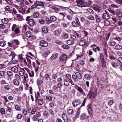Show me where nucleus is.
Instances as JSON below:
<instances>
[{
    "label": "nucleus",
    "instance_id": "33",
    "mask_svg": "<svg viewBox=\"0 0 122 122\" xmlns=\"http://www.w3.org/2000/svg\"><path fill=\"white\" fill-rule=\"evenodd\" d=\"M1 21L4 24H6L8 23V20L7 18H5L2 19Z\"/></svg>",
    "mask_w": 122,
    "mask_h": 122
},
{
    "label": "nucleus",
    "instance_id": "37",
    "mask_svg": "<svg viewBox=\"0 0 122 122\" xmlns=\"http://www.w3.org/2000/svg\"><path fill=\"white\" fill-rule=\"evenodd\" d=\"M13 84L15 85L18 86L19 84V82L17 79H14L13 81Z\"/></svg>",
    "mask_w": 122,
    "mask_h": 122
},
{
    "label": "nucleus",
    "instance_id": "52",
    "mask_svg": "<svg viewBox=\"0 0 122 122\" xmlns=\"http://www.w3.org/2000/svg\"><path fill=\"white\" fill-rule=\"evenodd\" d=\"M29 76L30 77H33L34 76V73L33 71H31L28 72Z\"/></svg>",
    "mask_w": 122,
    "mask_h": 122
},
{
    "label": "nucleus",
    "instance_id": "56",
    "mask_svg": "<svg viewBox=\"0 0 122 122\" xmlns=\"http://www.w3.org/2000/svg\"><path fill=\"white\" fill-rule=\"evenodd\" d=\"M93 3L92 1L90 0H88L87 1V2L85 3V4L86 5H90Z\"/></svg>",
    "mask_w": 122,
    "mask_h": 122
},
{
    "label": "nucleus",
    "instance_id": "6",
    "mask_svg": "<svg viewBox=\"0 0 122 122\" xmlns=\"http://www.w3.org/2000/svg\"><path fill=\"white\" fill-rule=\"evenodd\" d=\"M101 7V5L100 4L97 3L92 7V8L96 11L99 12L102 9Z\"/></svg>",
    "mask_w": 122,
    "mask_h": 122
},
{
    "label": "nucleus",
    "instance_id": "14",
    "mask_svg": "<svg viewBox=\"0 0 122 122\" xmlns=\"http://www.w3.org/2000/svg\"><path fill=\"white\" fill-rule=\"evenodd\" d=\"M87 117L86 113H83L82 114L80 115V119L81 120H84Z\"/></svg>",
    "mask_w": 122,
    "mask_h": 122
},
{
    "label": "nucleus",
    "instance_id": "55",
    "mask_svg": "<svg viewBox=\"0 0 122 122\" xmlns=\"http://www.w3.org/2000/svg\"><path fill=\"white\" fill-rule=\"evenodd\" d=\"M5 109L3 108H1L0 109V112L2 114H5Z\"/></svg>",
    "mask_w": 122,
    "mask_h": 122
},
{
    "label": "nucleus",
    "instance_id": "49",
    "mask_svg": "<svg viewBox=\"0 0 122 122\" xmlns=\"http://www.w3.org/2000/svg\"><path fill=\"white\" fill-rule=\"evenodd\" d=\"M29 38V40L30 41H32L34 40L36 38V36L33 35H31V36Z\"/></svg>",
    "mask_w": 122,
    "mask_h": 122
},
{
    "label": "nucleus",
    "instance_id": "47",
    "mask_svg": "<svg viewBox=\"0 0 122 122\" xmlns=\"http://www.w3.org/2000/svg\"><path fill=\"white\" fill-rule=\"evenodd\" d=\"M32 119L34 121H37L38 119V116L36 115H34L32 117Z\"/></svg>",
    "mask_w": 122,
    "mask_h": 122
},
{
    "label": "nucleus",
    "instance_id": "7",
    "mask_svg": "<svg viewBox=\"0 0 122 122\" xmlns=\"http://www.w3.org/2000/svg\"><path fill=\"white\" fill-rule=\"evenodd\" d=\"M62 86V85L61 83H58L57 85H55L53 86V88L55 91L56 92L58 91L59 88L61 89Z\"/></svg>",
    "mask_w": 122,
    "mask_h": 122
},
{
    "label": "nucleus",
    "instance_id": "54",
    "mask_svg": "<svg viewBox=\"0 0 122 122\" xmlns=\"http://www.w3.org/2000/svg\"><path fill=\"white\" fill-rule=\"evenodd\" d=\"M46 99L49 101H51L52 100L53 97L51 96L47 95L46 96Z\"/></svg>",
    "mask_w": 122,
    "mask_h": 122
},
{
    "label": "nucleus",
    "instance_id": "53",
    "mask_svg": "<svg viewBox=\"0 0 122 122\" xmlns=\"http://www.w3.org/2000/svg\"><path fill=\"white\" fill-rule=\"evenodd\" d=\"M26 59L27 60V62H28V67L29 66H31V61L30 60V59L29 58L27 57H26Z\"/></svg>",
    "mask_w": 122,
    "mask_h": 122
},
{
    "label": "nucleus",
    "instance_id": "31",
    "mask_svg": "<svg viewBox=\"0 0 122 122\" xmlns=\"http://www.w3.org/2000/svg\"><path fill=\"white\" fill-rule=\"evenodd\" d=\"M31 32L30 31H28L26 32L25 35L26 37L29 38L31 36Z\"/></svg>",
    "mask_w": 122,
    "mask_h": 122
},
{
    "label": "nucleus",
    "instance_id": "19",
    "mask_svg": "<svg viewBox=\"0 0 122 122\" xmlns=\"http://www.w3.org/2000/svg\"><path fill=\"white\" fill-rule=\"evenodd\" d=\"M58 56L57 54H54L52 55L50 58L51 60H55L58 57Z\"/></svg>",
    "mask_w": 122,
    "mask_h": 122
},
{
    "label": "nucleus",
    "instance_id": "57",
    "mask_svg": "<svg viewBox=\"0 0 122 122\" xmlns=\"http://www.w3.org/2000/svg\"><path fill=\"white\" fill-rule=\"evenodd\" d=\"M45 20L46 21V24H49L51 23L50 19H49L48 17H46Z\"/></svg>",
    "mask_w": 122,
    "mask_h": 122
},
{
    "label": "nucleus",
    "instance_id": "42",
    "mask_svg": "<svg viewBox=\"0 0 122 122\" xmlns=\"http://www.w3.org/2000/svg\"><path fill=\"white\" fill-rule=\"evenodd\" d=\"M62 48L65 49H68L69 48V46L67 45L66 44H64L61 46Z\"/></svg>",
    "mask_w": 122,
    "mask_h": 122
},
{
    "label": "nucleus",
    "instance_id": "23",
    "mask_svg": "<svg viewBox=\"0 0 122 122\" xmlns=\"http://www.w3.org/2000/svg\"><path fill=\"white\" fill-rule=\"evenodd\" d=\"M66 43L68 45H71L74 44V42L72 40L69 39L66 41Z\"/></svg>",
    "mask_w": 122,
    "mask_h": 122
},
{
    "label": "nucleus",
    "instance_id": "15",
    "mask_svg": "<svg viewBox=\"0 0 122 122\" xmlns=\"http://www.w3.org/2000/svg\"><path fill=\"white\" fill-rule=\"evenodd\" d=\"M38 105L39 106L42 105L44 103V100L41 98L38 99L37 101Z\"/></svg>",
    "mask_w": 122,
    "mask_h": 122
},
{
    "label": "nucleus",
    "instance_id": "58",
    "mask_svg": "<svg viewBox=\"0 0 122 122\" xmlns=\"http://www.w3.org/2000/svg\"><path fill=\"white\" fill-rule=\"evenodd\" d=\"M116 16L118 17H122V12H118L116 13Z\"/></svg>",
    "mask_w": 122,
    "mask_h": 122
},
{
    "label": "nucleus",
    "instance_id": "20",
    "mask_svg": "<svg viewBox=\"0 0 122 122\" xmlns=\"http://www.w3.org/2000/svg\"><path fill=\"white\" fill-rule=\"evenodd\" d=\"M64 85L66 86H68L69 85L70 81L67 78H65L64 80Z\"/></svg>",
    "mask_w": 122,
    "mask_h": 122
},
{
    "label": "nucleus",
    "instance_id": "38",
    "mask_svg": "<svg viewBox=\"0 0 122 122\" xmlns=\"http://www.w3.org/2000/svg\"><path fill=\"white\" fill-rule=\"evenodd\" d=\"M72 77L74 82H77L78 81V79L77 78L75 75H72Z\"/></svg>",
    "mask_w": 122,
    "mask_h": 122
},
{
    "label": "nucleus",
    "instance_id": "51",
    "mask_svg": "<svg viewBox=\"0 0 122 122\" xmlns=\"http://www.w3.org/2000/svg\"><path fill=\"white\" fill-rule=\"evenodd\" d=\"M60 31L58 30H56L54 32V34L55 35L58 36L60 34Z\"/></svg>",
    "mask_w": 122,
    "mask_h": 122
},
{
    "label": "nucleus",
    "instance_id": "43",
    "mask_svg": "<svg viewBox=\"0 0 122 122\" xmlns=\"http://www.w3.org/2000/svg\"><path fill=\"white\" fill-rule=\"evenodd\" d=\"M109 58L111 60H115L116 59V57L113 55H110L109 56Z\"/></svg>",
    "mask_w": 122,
    "mask_h": 122
},
{
    "label": "nucleus",
    "instance_id": "39",
    "mask_svg": "<svg viewBox=\"0 0 122 122\" xmlns=\"http://www.w3.org/2000/svg\"><path fill=\"white\" fill-rule=\"evenodd\" d=\"M100 57L101 61L106 60L104 59L103 54L102 53H101L100 54Z\"/></svg>",
    "mask_w": 122,
    "mask_h": 122
},
{
    "label": "nucleus",
    "instance_id": "63",
    "mask_svg": "<svg viewBox=\"0 0 122 122\" xmlns=\"http://www.w3.org/2000/svg\"><path fill=\"white\" fill-rule=\"evenodd\" d=\"M15 108L17 111H20L21 110L20 107L18 105H16L15 106Z\"/></svg>",
    "mask_w": 122,
    "mask_h": 122
},
{
    "label": "nucleus",
    "instance_id": "64",
    "mask_svg": "<svg viewBox=\"0 0 122 122\" xmlns=\"http://www.w3.org/2000/svg\"><path fill=\"white\" fill-rule=\"evenodd\" d=\"M6 44L5 41H0V46L2 47H4L5 45Z\"/></svg>",
    "mask_w": 122,
    "mask_h": 122
},
{
    "label": "nucleus",
    "instance_id": "26",
    "mask_svg": "<svg viewBox=\"0 0 122 122\" xmlns=\"http://www.w3.org/2000/svg\"><path fill=\"white\" fill-rule=\"evenodd\" d=\"M91 75L88 74H85L84 76V78L88 80H89L91 79Z\"/></svg>",
    "mask_w": 122,
    "mask_h": 122
},
{
    "label": "nucleus",
    "instance_id": "27",
    "mask_svg": "<svg viewBox=\"0 0 122 122\" xmlns=\"http://www.w3.org/2000/svg\"><path fill=\"white\" fill-rule=\"evenodd\" d=\"M17 18L19 19L20 21L23 20V16L20 14H17L16 15Z\"/></svg>",
    "mask_w": 122,
    "mask_h": 122
},
{
    "label": "nucleus",
    "instance_id": "45",
    "mask_svg": "<svg viewBox=\"0 0 122 122\" xmlns=\"http://www.w3.org/2000/svg\"><path fill=\"white\" fill-rule=\"evenodd\" d=\"M25 10H26L25 9H24L23 8H20L19 12L20 13H22L23 14H26L25 13Z\"/></svg>",
    "mask_w": 122,
    "mask_h": 122
},
{
    "label": "nucleus",
    "instance_id": "35",
    "mask_svg": "<svg viewBox=\"0 0 122 122\" xmlns=\"http://www.w3.org/2000/svg\"><path fill=\"white\" fill-rule=\"evenodd\" d=\"M109 44L110 46H114L116 45V42L114 41L111 40L109 42Z\"/></svg>",
    "mask_w": 122,
    "mask_h": 122
},
{
    "label": "nucleus",
    "instance_id": "30",
    "mask_svg": "<svg viewBox=\"0 0 122 122\" xmlns=\"http://www.w3.org/2000/svg\"><path fill=\"white\" fill-rule=\"evenodd\" d=\"M74 112V111L72 109H69L67 111V113L68 114L71 116L72 115Z\"/></svg>",
    "mask_w": 122,
    "mask_h": 122
},
{
    "label": "nucleus",
    "instance_id": "41",
    "mask_svg": "<svg viewBox=\"0 0 122 122\" xmlns=\"http://www.w3.org/2000/svg\"><path fill=\"white\" fill-rule=\"evenodd\" d=\"M95 16L97 22L98 23L100 22L101 21L100 17L97 15H95Z\"/></svg>",
    "mask_w": 122,
    "mask_h": 122
},
{
    "label": "nucleus",
    "instance_id": "21",
    "mask_svg": "<svg viewBox=\"0 0 122 122\" xmlns=\"http://www.w3.org/2000/svg\"><path fill=\"white\" fill-rule=\"evenodd\" d=\"M102 17L103 19H108L109 18V14L106 13H104Z\"/></svg>",
    "mask_w": 122,
    "mask_h": 122
},
{
    "label": "nucleus",
    "instance_id": "4",
    "mask_svg": "<svg viewBox=\"0 0 122 122\" xmlns=\"http://www.w3.org/2000/svg\"><path fill=\"white\" fill-rule=\"evenodd\" d=\"M30 16H27L25 19L28 22L27 24L31 26H33L35 24V21L34 20L32 19H30Z\"/></svg>",
    "mask_w": 122,
    "mask_h": 122
},
{
    "label": "nucleus",
    "instance_id": "28",
    "mask_svg": "<svg viewBox=\"0 0 122 122\" xmlns=\"http://www.w3.org/2000/svg\"><path fill=\"white\" fill-rule=\"evenodd\" d=\"M75 74L78 79H80L82 78V76L79 72H77L75 73Z\"/></svg>",
    "mask_w": 122,
    "mask_h": 122
},
{
    "label": "nucleus",
    "instance_id": "1",
    "mask_svg": "<svg viewBox=\"0 0 122 122\" xmlns=\"http://www.w3.org/2000/svg\"><path fill=\"white\" fill-rule=\"evenodd\" d=\"M97 90L96 88H95L94 90L91 89L87 95V97L90 99L93 97V99H94L97 96Z\"/></svg>",
    "mask_w": 122,
    "mask_h": 122
},
{
    "label": "nucleus",
    "instance_id": "24",
    "mask_svg": "<svg viewBox=\"0 0 122 122\" xmlns=\"http://www.w3.org/2000/svg\"><path fill=\"white\" fill-rule=\"evenodd\" d=\"M43 81L42 80L40 79H38L37 80V85L39 86H41L42 84Z\"/></svg>",
    "mask_w": 122,
    "mask_h": 122
},
{
    "label": "nucleus",
    "instance_id": "18",
    "mask_svg": "<svg viewBox=\"0 0 122 122\" xmlns=\"http://www.w3.org/2000/svg\"><path fill=\"white\" fill-rule=\"evenodd\" d=\"M111 64L112 66L113 67L115 68H116L117 67H118L119 66V65L118 63H116L114 61H113L112 62Z\"/></svg>",
    "mask_w": 122,
    "mask_h": 122
},
{
    "label": "nucleus",
    "instance_id": "13",
    "mask_svg": "<svg viewBox=\"0 0 122 122\" xmlns=\"http://www.w3.org/2000/svg\"><path fill=\"white\" fill-rule=\"evenodd\" d=\"M35 4V5L37 6L43 7L44 6L43 2H42L36 1Z\"/></svg>",
    "mask_w": 122,
    "mask_h": 122
},
{
    "label": "nucleus",
    "instance_id": "50",
    "mask_svg": "<svg viewBox=\"0 0 122 122\" xmlns=\"http://www.w3.org/2000/svg\"><path fill=\"white\" fill-rule=\"evenodd\" d=\"M80 109H79L77 111L75 117V118H77L79 117V116L80 113L81 111H80Z\"/></svg>",
    "mask_w": 122,
    "mask_h": 122
},
{
    "label": "nucleus",
    "instance_id": "11",
    "mask_svg": "<svg viewBox=\"0 0 122 122\" xmlns=\"http://www.w3.org/2000/svg\"><path fill=\"white\" fill-rule=\"evenodd\" d=\"M75 88L81 94H83L84 93H85L82 88L78 86L77 85H76Z\"/></svg>",
    "mask_w": 122,
    "mask_h": 122
},
{
    "label": "nucleus",
    "instance_id": "40",
    "mask_svg": "<svg viewBox=\"0 0 122 122\" xmlns=\"http://www.w3.org/2000/svg\"><path fill=\"white\" fill-rule=\"evenodd\" d=\"M50 19L51 21V22L52 23L53 21H56L57 19V18L55 16H52L50 17Z\"/></svg>",
    "mask_w": 122,
    "mask_h": 122
},
{
    "label": "nucleus",
    "instance_id": "3",
    "mask_svg": "<svg viewBox=\"0 0 122 122\" xmlns=\"http://www.w3.org/2000/svg\"><path fill=\"white\" fill-rule=\"evenodd\" d=\"M76 2L77 3L76 5L79 7H82L86 6L84 5L85 2L83 0H77L76 1Z\"/></svg>",
    "mask_w": 122,
    "mask_h": 122
},
{
    "label": "nucleus",
    "instance_id": "36",
    "mask_svg": "<svg viewBox=\"0 0 122 122\" xmlns=\"http://www.w3.org/2000/svg\"><path fill=\"white\" fill-rule=\"evenodd\" d=\"M86 41L84 40L81 41L79 43L80 45L81 46H83L85 44H86Z\"/></svg>",
    "mask_w": 122,
    "mask_h": 122
},
{
    "label": "nucleus",
    "instance_id": "25",
    "mask_svg": "<svg viewBox=\"0 0 122 122\" xmlns=\"http://www.w3.org/2000/svg\"><path fill=\"white\" fill-rule=\"evenodd\" d=\"M4 9L5 11H8L10 13H12V9H10V7L9 6H7L5 7Z\"/></svg>",
    "mask_w": 122,
    "mask_h": 122
},
{
    "label": "nucleus",
    "instance_id": "12",
    "mask_svg": "<svg viewBox=\"0 0 122 122\" xmlns=\"http://www.w3.org/2000/svg\"><path fill=\"white\" fill-rule=\"evenodd\" d=\"M62 117L65 122H68L67 116L65 113L64 112L62 113Z\"/></svg>",
    "mask_w": 122,
    "mask_h": 122
},
{
    "label": "nucleus",
    "instance_id": "8",
    "mask_svg": "<svg viewBox=\"0 0 122 122\" xmlns=\"http://www.w3.org/2000/svg\"><path fill=\"white\" fill-rule=\"evenodd\" d=\"M87 107L89 114L91 116L92 114L93 110L91 107V104L90 103L88 104Z\"/></svg>",
    "mask_w": 122,
    "mask_h": 122
},
{
    "label": "nucleus",
    "instance_id": "44",
    "mask_svg": "<svg viewBox=\"0 0 122 122\" xmlns=\"http://www.w3.org/2000/svg\"><path fill=\"white\" fill-rule=\"evenodd\" d=\"M107 19H105V20H104L105 25L106 26H108L110 24V22Z\"/></svg>",
    "mask_w": 122,
    "mask_h": 122
},
{
    "label": "nucleus",
    "instance_id": "9",
    "mask_svg": "<svg viewBox=\"0 0 122 122\" xmlns=\"http://www.w3.org/2000/svg\"><path fill=\"white\" fill-rule=\"evenodd\" d=\"M40 44L42 47H46L48 45V43L44 40L41 41L40 42Z\"/></svg>",
    "mask_w": 122,
    "mask_h": 122
},
{
    "label": "nucleus",
    "instance_id": "61",
    "mask_svg": "<svg viewBox=\"0 0 122 122\" xmlns=\"http://www.w3.org/2000/svg\"><path fill=\"white\" fill-rule=\"evenodd\" d=\"M36 111V108H32L30 112L31 114H34Z\"/></svg>",
    "mask_w": 122,
    "mask_h": 122
},
{
    "label": "nucleus",
    "instance_id": "46",
    "mask_svg": "<svg viewBox=\"0 0 122 122\" xmlns=\"http://www.w3.org/2000/svg\"><path fill=\"white\" fill-rule=\"evenodd\" d=\"M39 22L41 24H44L46 22L45 20L43 19H40L39 21Z\"/></svg>",
    "mask_w": 122,
    "mask_h": 122
},
{
    "label": "nucleus",
    "instance_id": "62",
    "mask_svg": "<svg viewBox=\"0 0 122 122\" xmlns=\"http://www.w3.org/2000/svg\"><path fill=\"white\" fill-rule=\"evenodd\" d=\"M33 15L34 18H37L39 16V14L37 12H36L34 13Z\"/></svg>",
    "mask_w": 122,
    "mask_h": 122
},
{
    "label": "nucleus",
    "instance_id": "59",
    "mask_svg": "<svg viewBox=\"0 0 122 122\" xmlns=\"http://www.w3.org/2000/svg\"><path fill=\"white\" fill-rule=\"evenodd\" d=\"M50 53V51H47L45 52L44 54V56L45 57H46Z\"/></svg>",
    "mask_w": 122,
    "mask_h": 122
},
{
    "label": "nucleus",
    "instance_id": "5",
    "mask_svg": "<svg viewBox=\"0 0 122 122\" xmlns=\"http://www.w3.org/2000/svg\"><path fill=\"white\" fill-rule=\"evenodd\" d=\"M68 56L65 54H62L59 58V59L61 62H65L67 60Z\"/></svg>",
    "mask_w": 122,
    "mask_h": 122
},
{
    "label": "nucleus",
    "instance_id": "60",
    "mask_svg": "<svg viewBox=\"0 0 122 122\" xmlns=\"http://www.w3.org/2000/svg\"><path fill=\"white\" fill-rule=\"evenodd\" d=\"M62 37L63 38L66 39L68 37V35L67 34L64 33L63 34Z\"/></svg>",
    "mask_w": 122,
    "mask_h": 122
},
{
    "label": "nucleus",
    "instance_id": "10",
    "mask_svg": "<svg viewBox=\"0 0 122 122\" xmlns=\"http://www.w3.org/2000/svg\"><path fill=\"white\" fill-rule=\"evenodd\" d=\"M81 103V101L79 100L74 101L72 103V105L74 107H76Z\"/></svg>",
    "mask_w": 122,
    "mask_h": 122
},
{
    "label": "nucleus",
    "instance_id": "48",
    "mask_svg": "<svg viewBox=\"0 0 122 122\" xmlns=\"http://www.w3.org/2000/svg\"><path fill=\"white\" fill-rule=\"evenodd\" d=\"M22 69L23 70H20L19 72V74L20 76H23L24 75V71H25L24 69L22 68Z\"/></svg>",
    "mask_w": 122,
    "mask_h": 122
},
{
    "label": "nucleus",
    "instance_id": "22",
    "mask_svg": "<svg viewBox=\"0 0 122 122\" xmlns=\"http://www.w3.org/2000/svg\"><path fill=\"white\" fill-rule=\"evenodd\" d=\"M42 31L44 33H47L48 30L47 27L46 26H44L42 28Z\"/></svg>",
    "mask_w": 122,
    "mask_h": 122
},
{
    "label": "nucleus",
    "instance_id": "16",
    "mask_svg": "<svg viewBox=\"0 0 122 122\" xmlns=\"http://www.w3.org/2000/svg\"><path fill=\"white\" fill-rule=\"evenodd\" d=\"M32 66L35 68V71L36 72H37L38 71V69L39 68L38 66H36L35 65L36 63L35 62H32Z\"/></svg>",
    "mask_w": 122,
    "mask_h": 122
},
{
    "label": "nucleus",
    "instance_id": "2",
    "mask_svg": "<svg viewBox=\"0 0 122 122\" xmlns=\"http://www.w3.org/2000/svg\"><path fill=\"white\" fill-rule=\"evenodd\" d=\"M71 24L73 27H77L81 26V23L78 18L75 17V20L73 21Z\"/></svg>",
    "mask_w": 122,
    "mask_h": 122
},
{
    "label": "nucleus",
    "instance_id": "32",
    "mask_svg": "<svg viewBox=\"0 0 122 122\" xmlns=\"http://www.w3.org/2000/svg\"><path fill=\"white\" fill-rule=\"evenodd\" d=\"M40 97V94L39 92H38L36 94L35 93V101L37 102L38 98Z\"/></svg>",
    "mask_w": 122,
    "mask_h": 122
},
{
    "label": "nucleus",
    "instance_id": "17",
    "mask_svg": "<svg viewBox=\"0 0 122 122\" xmlns=\"http://www.w3.org/2000/svg\"><path fill=\"white\" fill-rule=\"evenodd\" d=\"M11 70L15 73L17 72L18 71V68L16 66H14L11 68Z\"/></svg>",
    "mask_w": 122,
    "mask_h": 122
},
{
    "label": "nucleus",
    "instance_id": "34",
    "mask_svg": "<svg viewBox=\"0 0 122 122\" xmlns=\"http://www.w3.org/2000/svg\"><path fill=\"white\" fill-rule=\"evenodd\" d=\"M49 77V74L48 73H46L43 77V79L44 80L48 81Z\"/></svg>",
    "mask_w": 122,
    "mask_h": 122
},
{
    "label": "nucleus",
    "instance_id": "29",
    "mask_svg": "<svg viewBox=\"0 0 122 122\" xmlns=\"http://www.w3.org/2000/svg\"><path fill=\"white\" fill-rule=\"evenodd\" d=\"M115 49L117 50H121L122 49V46L119 44L117 45L115 47Z\"/></svg>",
    "mask_w": 122,
    "mask_h": 122
}]
</instances>
